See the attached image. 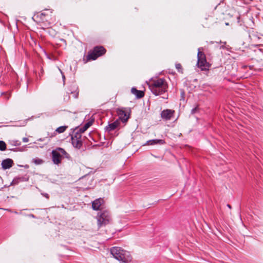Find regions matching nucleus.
I'll return each mask as SVG.
<instances>
[{
    "label": "nucleus",
    "instance_id": "1a4fd4ad",
    "mask_svg": "<svg viewBox=\"0 0 263 263\" xmlns=\"http://www.w3.org/2000/svg\"><path fill=\"white\" fill-rule=\"evenodd\" d=\"M69 92L68 93H71L73 95L74 98H78L79 96L78 86L76 84H72L69 87Z\"/></svg>",
    "mask_w": 263,
    "mask_h": 263
},
{
    "label": "nucleus",
    "instance_id": "39448f33",
    "mask_svg": "<svg viewBox=\"0 0 263 263\" xmlns=\"http://www.w3.org/2000/svg\"><path fill=\"white\" fill-rule=\"evenodd\" d=\"M202 48H199L198 49L197 53V66L201 69V70H206L209 66L206 61L205 54L201 51Z\"/></svg>",
    "mask_w": 263,
    "mask_h": 263
},
{
    "label": "nucleus",
    "instance_id": "b1692460",
    "mask_svg": "<svg viewBox=\"0 0 263 263\" xmlns=\"http://www.w3.org/2000/svg\"><path fill=\"white\" fill-rule=\"evenodd\" d=\"M227 206L229 208H231V205L230 204H227Z\"/></svg>",
    "mask_w": 263,
    "mask_h": 263
},
{
    "label": "nucleus",
    "instance_id": "393cba45",
    "mask_svg": "<svg viewBox=\"0 0 263 263\" xmlns=\"http://www.w3.org/2000/svg\"><path fill=\"white\" fill-rule=\"evenodd\" d=\"M62 78H63V80H64V79H65V77L64 75L62 76Z\"/></svg>",
    "mask_w": 263,
    "mask_h": 263
},
{
    "label": "nucleus",
    "instance_id": "ddd939ff",
    "mask_svg": "<svg viewBox=\"0 0 263 263\" xmlns=\"http://www.w3.org/2000/svg\"><path fill=\"white\" fill-rule=\"evenodd\" d=\"M119 125V122L117 121L109 124L105 127V129L106 132L110 133V132L115 130Z\"/></svg>",
    "mask_w": 263,
    "mask_h": 263
},
{
    "label": "nucleus",
    "instance_id": "6ab92c4d",
    "mask_svg": "<svg viewBox=\"0 0 263 263\" xmlns=\"http://www.w3.org/2000/svg\"><path fill=\"white\" fill-rule=\"evenodd\" d=\"M199 108L198 107V106L197 105L196 106H195L194 108H193L191 110V114L194 115L197 112H199Z\"/></svg>",
    "mask_w": 263,
    "mask_h": 263
},
{
    "label": "nucleus",
    "instance_id": "5701e85b",
    "mask_svg": "<svg viewBox=\"0 0 263 263\" xmlns=\"http://www.w3.org/2000/svg\"><path fill=\"white\" fill-rule=\"evenodd\" d=\"M29 141L28 138L24 137L23 138V141L24 142H28Z\"/></svg>",
    "mask_w": 263,
    "mask_h": 263
},
{
    "label": "nucleus",
    "instance_id": "dca6fc26",
    "mask_svg": "<svg viewBox=\"0 0 263 263\" xmlns=\"http://www.w3.org/2000/svg\"><path fill=\"white\" fill-rule=\"evenodd\" d=\"M92 121H89L86 123H85L84 125L79 129V133H81V134H82L85 132L90 126L92 125Z\"/></svg>",
    "mask_w": 263,
    "mask_h": 263
},
{
    "label": "nucleus",
    "instance_id": "7ed1b4c3",
    "mask_svg": "<svg viewBox=\"0 0 263 263\" xmlns=\"http://www.w3.org/2000/svg\"><path fill=\"white\" fill-rule=\"evenodd\" d=\"M62 158H70L69 155L63 148L58 147L52 151V159L54 164H60Z\"/></svg>",
    "mask_w": 263,
    "mask_h": 263
},
{
    "label": "nucleus",
    "instance_id": "f8f14e48",
    "mask_svg": "<svg viewBox=\"0 0 263 263\" xmlns=\"http://www.w3.org/2000/svg\"><path fill=\"white\" fill-rule=\"evenodd\" d=\"M13 162L11 159H6L2 162V168L4 170L10 168L12 167Z\"/></svg>",
    "mask_w": 263,
    "mask_h": 263
},
{
    "label": "nucleus",
    "instance_id": "aec40b11",
    "mask_svg": "<svg viewBox=\"0 0 263 263\" xmlns=\"http://www.w3.org/2000/svg\"><path fill=\"white\" fill-rule=\"evenodd\" d=\"M33 162L35 164H41L43 163V160L41 159H39V158H36V159H33Z\"/></svg>",
    "mask_w": 263,
    "mask_h": 263
},
{
    "label": "nucleus",
    "instance_id": "a211bd4d",
    "mask_svg": "<svg viewBox=\"0 0 263 263\" xmlns=\"http://www.w3.org/2000/svg\"><path fill=\"white\" fill-rule=\"evenodd\" d=\"M121 117L122 118V120L123 121H126L128 120V117L126 116V113L124 111H122V113L120 114Z\"/></svg>",
    "mask_w": 263,
    "mask_h": 263
},
{
    "label": "nucleus",
    "instance_id": "a878e982",
    "mask_svg": "<svg viewBox=\"0 0 263 263\" xmlns=\"http://www.w3.org/2000/svg\"><path fill=\"white\" fill-rule=\"evenodd\" d=\"M41 15H45V14L44 13H41Z\"/></svg>",
    "mask_w": 263,
    "mask_h": 263
},
{
    "label": "nucleus",
    "instance_id": "6e6552de",
    "mask_svg": "<svg viewBox=\"0 0 263 263\" xmlns=\"http://www.w3.org/2000/svg\"><path fill=\"white\" fill-rule=\"evenodd\" d=\"M174 113L175 111L174 110L166 109L161 112V116L163 120H170L174 116Z\"/></svg>",
    "mask_w": 263,
    "mask_h": 263
},
{
    "label": "nucleus",
    "instance_id": "f3484780",
    "mask_svg": "<svg viewBox=\"0 0 263 263\" xmlns=\"http://www.w3.org/2000/svg\"><path fill=\"white\" fill-rule=\"evenodd\" d=\"M6 149V144L3 141H0V151H4Z\"/></svg>",
    "mask_w": 263,
    "mask_h": 263
},
{
    "label": "nucleus",
    "instance_id": "412c9836",
    "mask_svg": "<svg viewBox=\"0 0 263 263\" xmlns=\"http://www.w3.org/2000/svg\"><path fill=\"white\" fill-rule=\"evenodd\" d=\"M175 67L178 71L180 72L182 71V66L180 64H179V63L176 64Z\"/></svg>",
    "mask_w": 263,
    "mask_h": 263
},
{
    "label": "nucleus",
    "instance_id": "9b49d317",
    "mask_svg": "<svg viewBox=\"0 0 263 263\" xmlns=\"http://www.w3.org/2000/svg\"><path fill=\"white\" fill-rule=\"evenodd\" d=\"M103 199L102 198H98L94 200L92 202V208L93 210L97 211L100 210V208L103 203Z\"/></svg>",
    "mask_w": 263,
    "mask_h": 263
},
{
    "label": "nucleus",
    "instance_id": "20e7f679",
    "mask_svg": "<svg viewBox=\"0 0 263 263\" xmlns=\"http://www.w3.org/2000/svg\"><path fill=\"white\" fill-rule=\"evenodd\" d=\"M99 228H101L109 223L110 220L109 213L107 210H100L96 217Z\"/></svg>",
    "mask_w": 263,
    "mask_h": 263
},
{
    "label": "nucleus",
    "instance_id": "f03ea898",
    "mask_svg": "<svg viewBox=\"0 0 263 263\" xmlns=\"http://www.w3.org/2000/svg\"><path fill=\"white\" fill-rule=\"evenodd\" d=\"M110 253L114 258L123 262H127L132 259L129 253L120 247H112L110 250Z\"/></svg>",
    "mask_w": 263,
    "mask_h": 263
},
{
    "label": "nucleus",
    "instance_id": "4468645a",
    "mask_svg": "<svg viewBox=\"0 0 263 263\" xmlns=\"http://www.w3.org/2000/svg\"><path fill=\"white\" fill-rule=\"evenodd\" d=\"M165 143V141L162 139H152L147 141L146 144L148 145H153L155 144L162 145Z\"/></svg>",
    "mask_w": 263,
    "mask_h": 263
},
{
    "label": "nucleus",
    "instance_id": "bb28decb",
    "mask_svg": "<svg viewBox=\"0 0 263 263\" xmlns=\"http://www.w3.org/2000/svg\"><path fill=\"white\" fill-rule=\"evenodd\" d=\"M39 140V141H43L41 139H40Z\"/></svg>",
    "mask_w": 263,
    "mask_h": 263
},
{
    "label": "nucleus",
    "instance_id": "423d86ee",
    "mask_svg": "<svg viewBox=\"0 0 263 263\" xmlns=\"http://www.w3.org/2000/svg\"><path fill=\"white\" fill-rule=\"evenodd\" d=\"M106 50L103 47H95L92 51L88 52L87 56V60H95L99 57L104 54Z\"/></svg>",
    "mask_w": 263,
    "mask_h": 263
},
{
    "label": "nucleus",
    "instance_id": "4be33fe9",
    "mask_svg": "<svg viewBox=\"0 0 263 263\" xmlns=\"http://www.w3.org/2000/svg\"><path fill=\"white\" fill-rule=\"evenodd\" d=\"M42 195L45 197L47 199H48L49 198V196L47 193H42Z\"/></svg>",
    "mask_w": 263,
    "mask_h": 263
},
{
    "label": "nucleus",
    "instance_id": "0eeeda50",
    "mask_svg": "<svg viewBox=\"0 0 263 263\" xmlns=\"http://www.w3.org/2000/svg\"><path fill=\"white\" fill-rule=\"evenodd\" d=\"M71 143L72 145L77 148H80L82 146V135L78 132L71 136Z\"/></svg>",
    "mask_w": 263,
    "mask_h": 263
},
{
    "label": "nucleus",
    "instance_id": "2eb2a0df",
    "mask_svg": "<svg viewBox=\"0 0 263 263\" xmlns=\"http://www.w3.org/2000/svg\"><path fill=\"white\" fill-rule=\"evenodd\" d=\"M131 92L133 94L135 95L138 99L141 98L144 96V93L143 91L137 90L135 87L132 88Z\"/></svg>",
    "mask_w": 263,
    "mask_h": 263
},
{
    "label": "nucleus",
    "instance_id": "f257e3e1",
    "mask_svg": "<svg viewBox=\"0 0 263 263\" xmlns=\"http://www.w3.org/2000/svg\"><path fill=\"white\" fill-rule=\"evenodd\" d=\"M148 85L151 92L155 96L164 93L167 91L168 88L167 83L163 78L150 80Z\"/></svg>",
    "mask_w": 263,
    "mask_h": 263
},
{
    "label": "nucleus",
    "instance_id": "9d476101",
    "mask_svg": "<svg viewBox=\"0 0 263 263\" xmlns=\"http://www.w3.org/2000/svg\"><path fill=\"white\" fill-rule=\"evenodd\" d=\"M67 128V126H60L58 127L53 133H51L50 134L48 133L47 135L49 137L52 138L55 136L57 133L61 134L64 133Z\"/></svg>",
    "mask_w": 263,
    "mask_h": 263
}]
</instances>
